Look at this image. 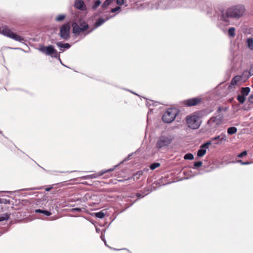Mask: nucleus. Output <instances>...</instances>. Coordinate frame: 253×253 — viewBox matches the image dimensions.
I'll list each match as a JSON object with an SVG mask.
<instances>
[{"instance_id": "obj_36", "label": "nucleus", "mask_w": 253, "mask_h": 253, "mask_svg": "<svg viewBox=\"0 0 253 253\" xmlns=\"http://www.w3.org/2000/svg\"><path fill=\"white\" fill-rule=\"evenodd\" d=\"M237 162L240 163L242 165H249L250 164V163L248 162H242L241 160H238Z\"/></svg>"}, {"instance_id": "obj_29", "label": "nucleus", "mask_w": 253, "mask_h": 253, "mask_svg": "<svg viewBox=\"0 0 253 253\" xmlns=\"http://www.w3.org/2000/svg\"><path fill=\"white\" fill-rule=\"evenodd\" d=\"M65 15L60 14L56 17L55 19L57 21H62L65 19Z\"/></svg>"}, {"instance_id": "obj_47", "label": "nucleus", "mask_w": 253, "mask_h": 253, "mask_svg": "<svg viewBox=\"0 0 253 253\" xmlns=\"http://www.w3.org/2000/svg\"><path fill=\"white\" fill-rule=\"evenodd\" d=\"M15 49H20V48H16Z\"/></svg>"}, {"instance_id": "obj_20", "label": "nucleus", "mask_w": 253, "mask_h": 253, "mask_svg": "<svg viewBox=\"0 0 253 253\" xmlns=\"http://www.w3.org/2000/svg\"><path fill=\"white\" fill-rule=\"evenodd\" d=\"M250 91V88L249 87H243L241 90V93L242 95L246 96Z\"/></svg>"}, {"instance_id": "obj_21", "label": "nucleus", "mask_w": 253, "mask_h": 253, "mask_svg": "<svg viewBox=\"0 0 253 253\" xmlns=\"http://www.w3.org/2000/svg\"><path fill=\"white\" fill-rule=\"evenodd\" d=\"M228 35L231 37H234L235 35V29L234 27H231L228 30Z\"/></svg>"}, {"instance_id": "obj_48", "label": "nucleus", "mask_w": 253, "mask_h": 253, "mask_svg": "<svg viewBox=\"0 0 253 253\" xmlns=\"http://www.w3.org/2000/svg\"><path fill=\"white\" fill-rule=\"evenodd\" d=\"M93 29H91L89 32L93 31Z\"/></svg>"}, {"instance_id": "obj_45", "label": "nucleus", "mask_w": 253, "mask_h": 253, "mask_svg": "<svg viewBox=\"0 0 253 253\" xmlns=\"http://www.w3.org/2000/svg\"><path fill=\"white\" fill-rule=\"evenodd\" d=\"M96 232H99V230H99V229H98V228H96Z\"/></svg>"}, {"instance_id": "obj_15", "label": "nucleus", "mask_w": 253, "mask_h": 253, "mask_svg": "<svg viewBox=\"0 0 253 253\" xmlns=\"http://www.w3.org/2000/svg\"><path fill=\"white\" fill-rule=\"evenodd\" d=\"M75 7L81 10H85L86 6L82 0H76L75 3Z\"/></svg>"}, {"instance_id": "obj_23", "label": "nucleus", "mask_w": 253, "mask_h": 253, "mask_svg": "<svg viewBox=\"0 0 253 253\" xmlns=\"http://www.w3.org/2000/svg\"><path fill=\"white\" fill-rule=\"evenodd\" d=\"M105 215V214L102 211L94 213V216L99 218H103Z\"/></svg>"}, {"instance_id": "obj_28", "label": "nucleus", "mask_w": 253, "mask_h": 253, "mask_svg": "<svg viewBox=\"0 0 253 253\" xmlns=\"http://www.w3.org/2000/svg\"><path fill=\"white\" fill-rule=\"evenodd\" d=\"M160 163H154L150 165V168L151 169L154 170L155 169H156L157 168H158L159 167H160Z\"/></svg>"}, {"instance_id": "obj_16", "label": "nucleus", "mask_w": 253, "mask_h": 253, "mask_svg": "<svg viewBox=\"0 0 253 253\" xmlns=\"http://www.w3.org/2000/svg\"><path fill=\"white\" fill-rule=\"evenodd\" d=\"M111 17H106V18H99L98 19L95 23V28L98 27L99 26L102 25L106 21L109 19Z\"/></svg>"}, {"instance_id": "obj_4", "label": "nucleus", "mask_w": 253, "mask_h": 253, "mask_svg": "<svg viewBox=\"0 0 253 253\" xmlns=\"http://www.w3.org/2000/svg\"><path fill=\"white\" fill-rule=\"evenodd\" d=\"M0 34L19 42H23L24 41L23 37L12 32L6 26L0 27Z\"/></svg>"}, {"instance_id": "obj_5", "label": "nucleus", "mask_w": 253, "mask_h": 253, "mask_svg": "<svg viewBox=\"0 0 253 253\" xmlns=\"http://www.w3.org/2000/svg\"><path fill=\"white\" fill-rule=\"evenodd\" d=\"M186 123L188 126L192 129L198 128L201 122L199 121V117L197 114L194 113L186 117Z\"/></svg>"}, {"instance_id": "obj_46", "label": "nucleus", "mask_w": 253, "mask_h": 253, "mask_svg": "<svg viewBox=\"0 0 253 253\" xmlns=\"http://www.w3.org/2000/svg\"><path fill=\"white\" fill-rule=\"evenodd\" d=\"M41 188H33V189H40Z\"/></svg>"}, {"instance_id": "obj_33", "label": "nucleus", "mask_w": 253, "mask_h": 253, "mask_svg": "<svg viewBox=\"0 0 253 253\" xmlns=\"http://www.w3.org/2000/svg\"><path fill=\"white\" fill-rule=\"evenodd\" d=\"M8 200L5 199L0 198V204H7L8 202Z\"/></svg>"}, {"instance_id": "obj_37", "label": "nucleus", "mask_w": 253, "mask_h": 253, "mask_svg": "<svg viewBox=\"0 0 253 253\" xmlns=\"http://www.w3.org/2000/svg\"><path fill=\"white\" fill-rule=\"evenodd\" d=\"M120 9V7L118 6V7H115L114 8H112L111 9V12H115L118 11Z\"/></svg>"}, {"instance_id": "obj_6", "label": "nucleus", "mask_w": 253, "mask_h": 253, "mask_svg": "<svg viewBox=\"0 0 253 253\" xmlns=\"http://www.w3.org/2000/svg\"><path fill=\"white\" fill-rule=\"evenodd\" d=\"M178 111L173 108L168 109L163 116V120L166 123H171L178 114Z\"/></svg>"}, {"instance_id": "obj_43", "label": "nucleus", "mask_w": 253, "mask_h": 253, "mask_svg": "<svg viewBox=\"0 0 253 253\" xmlns=\"http://www.w3.org/2000/svg\"><path fill=\"white\" fill-rule=\"evenodd\" d=\"M137 197H138V198L141 197V194L140 193H138L137 194Z\"/></svg>"}, {"instance_id": "obj_9", "label": "nucleus", "mask_w": 253, "mask_h": 253, "mask_svg": "<svg viewBox=\"0 0 253 253\" xmlns=\"http://www.w3.org/2000/svg\"><path fill=\"white\" fill-rule=\"evenodd\" d=\"M70 34V25L69 23H66L63 25L60 30V36L61 38L67 40L69 38Z\"/></svg>"}, {"instance_id": "obj_40", "label": "nucleus", "mask_w": 253, "mask_h": 253, "mask_svg": "<svg viewBox=\"0 0 253 253\" xmlns=\"http://www.w3.org/2000/svg\"><path fill=\"white\" fill-rule=\"evenodd\" d=\"M124 2V0H117V3L119 5H122Z\"/></svg>"}, {"instance_id": "obj_39", "label": "nucleus", "mask_w": 253, "mask_h": 253, "mask_svg": "<svg viewBox=\"0 0 253 253\" xmlns=\"http://www.w3.org/2000/svg\"><path fill=\"white\" fill-rule=\"evenodd\" d=\"M72 211H81V209L80 208H73L71 210Z\"/></svg>"}, {"instance_id": "obj_22", "label": "nucleus", "mask_w": 253, "mask_h": 253, "mask_svg": "<svg viewBox=\"0 0 253 253\" xmlns=\"http://www.w3.org/2000/svg\"><path fill=\"white\" fill-rule=\"evenodd\" d=\"M237 99L238 101L241 104H243L245 102V100H246L245 96H244L242 94L239 95L237 96Z\"/></svg>"}, {"instance_id": "obj_25", "label": "nucleus", "mask_w": 253, "mask_h": 253, "mask_svg": "<svg viewBox=\"0 0 253 253\" xmlns=\"http://www.w3.org/2000/svg\"><path fill=\"white\" fill-rule=\"evenodd\" d=\"M101 3V1L100 0H95L94 4L92 6V8L93 10H95Z\"/></svg>"}, {"instance_id": "obj_8", "label": "nucleus", "mask_w": 253, "mask_h": 253, "mask_svg": "<svg viewBox=\"0 0 253 253\" xmlns=\"http://www.w3.org/2000/svg\"><path fill=\"white\" fill-rule=\"evenodd\" d=\"M73 33L75 35H78L80 33L86 31L88 28V25L86 22H82L80 25L74 23L72 25Z\"/></svg>"}, {"instance_id": "obj_2", "label": "nucleus", "mask_w": 253, "mask_h": 253, "mask_svg": "<svg viewBox=\"0 0 253 253\" xmlns=\"http://www.w3.org/2000/svg\"><path fill=\"white\" fill-rule=\"evenodd\" d=\"M245 11V8L242 5H236L228 8L226 12L222 11L220 19L226 24H229V18H239Z\"/></svg>"}, {"instance_id": "obj_1", "label": "nucleus", "mask_w": 253, "mask_h": 253, "mask_svg": "<svg viewBox=\"0 0 253 253\" xmlns=\"http://www.w3.org/2000/svg\"><path fill=\"white\" fill-rule=\"evenodd\" d=\"M179 1L174 0H160L155 3L145 2L141 3H137V8L139 9H165L169 8L177 7Z\"/></svg>"}, {"instance_id": "obj_13", "label": "nucleus", "mask_w": 253, "mask_h": 253, "mask_svg": "<svg viewBox=\"0 0 253 253\" xmlns=\"http://www.w3.org/2000/svg\"><path fill=\"white\" fill-rule=\"evenodd\" d=\"M227 137L224 133H222L221 134L216 136L215 137H212L211 138V141L218 140V141L216 142L215 144H219L223 142H225L227 140Z\"/></svg>"}, {"instance_id": "obj_42", "label": "nucleus", "mask_w": 253, "mask_h": 253, "mask_svg": "<svg viewBox=\"0 0 253 253\" xmlns=\"http://www.w3.org/2000/svg\"><path fill=\"white\" fill-rule=\"evenodd\" d=\"M51 188H52V187L46 188L45 189V190H46V191H49Z\"/></svg>"}, {"instance_id": "obj_35", "label": "nucleus", "mask_w": 253, "mask_h": 253, "mask_svg": "<svg viewBox=\"0 0 253 253\" xmlns=\"http://www.w3.org/2000/svg\"><path fill=\"white\" fill-rule=\"evenodd\" d=\"M249 74L250 76L253 75V64L250 69Z\"/></svg>"}, {"instance_id": "obj_11", "label": "nucleus", "mask_w": 253, "mask_h": 253, "mask_svg": "<svg viewBox=\"0 0 253 253\" xmlns=\"http://www.w3.org/2000/svg\"><path fill=\"white\" fill-rule=\"evenodd\" d=\"M211 144V141H209L206 143L202 144L200 149L198 151L197 156L199 157H202L204 156L206 153V149L209 148V146Z\"/></svg>"}, {"instance_id": "obj_41", "label": "nucleus", "mask_w": 253, "mask_h": 253, "mask_svg": "<svg viewBox=\"0 0 253 253\" xmlns=\"http://www.w3.org/2000/svg\"><path fill=\"white\" fill-rule=\"evenodd\" d=\"M35 211L36 213H42L43 210H41V209H37V210H36Z\"/></svg>"}, {"instance_id": "obj_44", "label": "nucleus", "mask_w": 253, "mask_h": 253, "mask_svg": "<svg viewBox=\"0 0 253 253\" xmlns=\"http://www.w3.org/2000/svg\"><path fill=\"white\" fill-rule=\"evenodd\" d=\"M101 238H102V240L104 241V242L105 243V245H106V242L104 240V239L103 238L102 236H101Z\"/></svg>"}, {"instance_id": "obj_26", "label": "nucleus", "mask_w": 253, "mask_h": 253, "mask_svg": "<svg viewBox=\"0 0 253 253\" xmlns=\"http://www.w3.org/2000/svg\"><path fill=\"white\" fill-rule=\"evenodd\" d=\"M240 80V77L238 76L235 77L231 81V84L236 85Z\"/></svg>"}, {"instance_id": "obj_27", "label": "nucleus", "mask_w": 253, "mask_h": 253, "mask_svg": "<svg viewBox=\"0 0 253 253\" xmlns=\"http://www.w3.org/2000/svg\"><path fill=\"white\" fill-rule=\"evenodd\" d=\"M184 158L185 160H192L194 159L193 155L191 153H187L185 154L184 156Z\"/></svg>"}, {"instance_id": "obj_17", "label": "nucleus", "mask_w": 253, "mask_h": 253, "mask_svg": "<svg viewBox=\"0 0 253 253\" xmlns=\"http://www.w3.org/2000/svg\"><path fill=\"white\" fill-rule=\"evenodd\" d=\"M246 43L247 47L251 50H253V38H250L247 39Z\"/></svg>"}, {"instance_id": "obj_31", "label": "nucleus", "mask_w": 253, "mask_h": 253, "mask_svg": "<svg viewBox=\"0 0 253 253\" xmlns=\"http://www.w3.org/2000/svg\"><path fill=\"white\" fill-rule=\"evenodd\" d=\"M202 164H203V163L201 161L197 162L194 163L193 168L194 169H196V168H197L198 167H201L202 165Z\"/></svg>"}, {"instance_id": "obj_3", "label": "nucleus", "mask_w": 253, "mask_h": 253, "mask_svg": "<svg viewBox=\"0 0 253 253\" xmlns=\"http://www.w3.org/2000/svg\"><path fill=\"white\" fill-rule=\"evenodd\" d=\"M174 137L170 134H164L160 136L156 143V148L161 149L169 146L172 141Z\"/></svg>"}, {"instance_id": "obj_19", "label": "nucleus", "mask_w": 253, "mask_h": 253, "mask_svg": "<svg viewBox=\"0 0 253 253\" xmlns=\"http://www.w3.org/2000/svg\"><path fill=\"white\" fill-rule=\"evenodd\" d=\"M237 131V128L236 127L232 126L230 127L227 129V133L229 135H232L236 133Z\"/></svg>"}, {"instance_id": "obj_34", "label": "nucleus", "mask_w": 253, "mask_h": 253, "mask_svg": "<svg viewBox=\"0 0 253 253\" xmlns=\"http://www.w3.org/2000/svg\"><path fill=\"white\" fill-rule=\"evenodd\" d=\"M42 213H43V214H44L46 216H49L51 214L50 212H49L47 211H45V210H43Z\"/></svg>"}, {"instance_id": "obj_10", "label": "nucleus", "mask_w": 253, "mask_h": 253, "mask_svg": "<svg viewBox=\"0 0 253 253\" xmlns=\"http://www.w3.org/2000/svg\"><path fill=\"white\" fill-rule=\"evenodd\" d=\"M222 123V118L220 115L212 117L208 121V125L212 128H215Z\"/></svg>"}, {"instance_id": "obj_32", "label": "nucleus", "mask_w": 253, "mask_h": 253, "mask_svg": "<svg viewBox=\"0 0 253 253\" xmlns=\"http://www.w3.org/2000/svg\"><path fill=\"white\" fill-rule=\"evenodd\" d=\"M247 154V152L246 151H244L242 152V153H241L240 154H239L237 156V157L238 158H242L243 157L246 156Z\"/></svg>"}, {"instance_id": "obj_24", "label": "nucleus", "mask_w": 253, "mask_h": 253, "mask_svg": "<svg viewBox=\"0 0 253 253\" xmlns=\"http://www.w3.org/2000/svg\"><path fill=\"white\" fill-rule=\"evenodd\" d=\"M9 217V214L8 213H4L0 216V222L7 220Z\"/></svg>"}, {"instance_id": "obj_38", "label": "nucleus", "mask_w": 253, "mask_h": 253, "mask_svg": "<svg viewBox=\"0 0 253 253\" xmlns=\"http://www.w3.org/2000/svg\"><path fill=\"white\" fill-rule=\"evenodd\" d=\"M249 101L251 103H253V94L250 96L249 98Z\"/></svg>"}, {"instance_id": "obj_7", "label": "nucleus", "mask_w": 253, "mask_h": 253, "mask_svg": "<svg viewBox=\"0 0 253 253\" xmlns=\"http://www.w3.org/2000/svg\"><path fill=\"white\" fill-rule=\"evenodd\" d=\"M39 50L47 55H50L55 58L59 57V53L52 45H48L46 47L42 46L40 47Z\"/></svg>"}, {"instance_id": "obj_18", "label": "nucleus", "mask_w": 253, "mask_h": 253, "mask_svg": "<svg viewBox=\"0 0 253 253\" xmlns=\"http://www.w3.org/2000/svg\"><path fill=\"white\" fill-rule=\"evenodd\" d=\"M56 45L60 48H64L68 49L70 47V45L68 43H62L60 42H58L56 43Z\"/></svg>"}, {"instance_id": "obj_30", "label": "nucleus", "mask_w": 253, "mask_h": 253, "mask_svg": "<svg viewBox=\"0 0 253 253\" xmlns=\"http://www.w3.org/2000/svg\"><path fill=\"white\" fill-rule=\"evenodd\" d=\"M112 2V0H106L102 4V7L105 8Z\"/></svg>"}, {"instance_id": "obj_12", "label": "nucleus", "mask_w": 253, "mask_h": 253, "mask_svg": "<svg viewBox=\"0 0 253 253\" xmlns=\"http://www.w3.org/2000/svg\"><path fill=\"white\" fill-rule=\"evenodd\" d=\"M115 169V168L112 169H110L104 170H102L100 172H99L98 174H92L88 175L85 176L83 177L84 179H93L97 178L98 177H99L104 173H106L108 172L112 171L114 170Z\"/></svg>"}, {"instance_id": "obj_14", "label": "nucleus", "mask_w": 253, "mask_h": 253, "mask_svg": "<svg viewBox=\"0 0 253 253\" xmlns=\"http://www.w3.org/2000/svg\"><path fill=\"white\" fill-rule=\"evenodd\" d=\"M201 101V99L198 98H193L186 100L184 102L187 106H192L198 104Z\"/></svg>"}]
</instances>
